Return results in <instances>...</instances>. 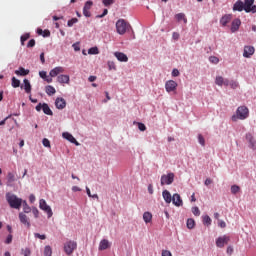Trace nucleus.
<instances>
[{"label":"nucleus","instance_id":"obj_55","mask_svg":"<svg viewBox=\"0 0 256 256\" xmlns=\"http://www.w3.org/2000/svg\"><path fill=\"white\" fill-rule=\"evenodd\" d=\"M32 212L34 217L37 219L39 217V210L37 208H33Z\"/></svg>","mask_w":256,"mask_h":256},{"label":"nucleus","instance_id":"obj_14","mask_svg":"<svg viewBox=\"0 0 256 256\" xmlns=\"http://www.w3.org/2000/svg\"><path fill=\"white\" fill-rule=\"evenodd\" d=\"M215 83L218 85V87H229V79L223 78V76H216Z\"/></svg>","mask_w":256,"mask_h":256},{"label":"nucleus","instance_id":"obj_21","mask_svg":"<svg viewBox=\"0 0 256 256\" xmlns=\"http://www.w3.org/2000/svg\"><path fill=\"white\" fill-rule=\"evenodd\" d=\"M240 27H241V19L239 18L234 19L231 24V32L235 33L236 31H239Z\"/></svg>","mask_w":256,"mask_h":256},{"label":"nucleus","instance_id":"obj_6","mask_svg":"<svg viewBox=\"0 0 256 256\" xmlns=\"http://www.w3.org/2000/svg\"><path fill=\"white\" fill-rule=\"evenodd\" d=\"M255 0H244L245 13H256V5H253Z\"/></svg>","mask_w":256,"mask_h":256},{"label":"nucleus","instance_id":"obj_51","mask_svg":"<svg viewBox=\"0 0 256 256\" xmlns=\"http://www.w3.org/2000/svg\"><path fill=\"white\" fill-rule=\"evenodd\" d=\"M42 143H43L44 147H51V142L47 138H44L42 140Z\"/></svg>","mask_w":256,"mask_h":256},{"label":"nucleus","instance_id":"obj_35","mask_svg":"<svg viewBox=\"0 0 256 256\" xmlns=\"http://www.w3.org/2000/svg\"><path fill=\"white\" fill-rule=\"evenodd\" d=\"M240 191H241V187H239L238 185L231 186L232 195H237V193H239Z\"/></svg>","mask_w":256,"mask_h":256},{"label":"nucleus","instance_id":"obj_1","mask_svg":"<svg viewBox=\"0 0 256 256\" xmlns=\"http://www.w3.org/2000/svg\"><path fill=\"white\" fill-rule=\"evenodd\" d=\"M249 117V108L247 106H240L236 110V114L232 116V121H243Z\"/></svg>","mask_w":256,"mask_h":256},{"label":"nucleus","instance_id":"obj_36","mask_svg":"<svg viewBox=\"0 0 256 256\" xmlns=\"http://www.w3.org/2000/svg\"><path fill=\"white\" fill-rule=\"evenodd\" d=\"M212 223V220H211V217H209V215H205L203 216V224L204 225H211Z\"/></svg>","mask_w":256,"mask_h":256},{"label":"nucleus","instance_id":"obj_19","mask_svg":"<svg viewBox=\"0 0 256 256\" xmlns=\"http://www.w3.org/2000/svg\"><path fill=\"white\" fill-rule=\"evenodd\" d=\"M232 19H233L232 14H226L222 16V18L220 19V24L222 25V27H227V24L231 23Z\"/></svg>","mask_w":256,"mask_h":256},{"label":"nucleus","instance_id":"obj_15","mask_svg":"<svg viewBox=\"0 0 256 256\" xmlns=\"http://www.w3.org/2000/svg\"><path fill=\"white\" fill-rule=\"evenodd\" d=\"M91 7H93V2L87 1L83 8L84 17H91Z\"/></svg>","mask_w":256,"mask_h":256},{"label":"nucleus","instance_id":"obj_48","mask_svg":"<svg viewBox=\"0 0 256 256\" xmlns=\"http://www.w3.org/2000/svg\"><path fill=\"white\" fill-rule=\"evenodd\" d=\"M229 85L232 89H237L239 87V83L236 81H229Z\"/></svg>","mask_w":256,"mask_h":256},{"label":"nucleus","instance_id":"obj_2","mask_svg":"<svg viewBox=\"0 0 256 256\" xmlns=\"http://www.w3.org/2000/svg\"><path fill=\"white\" fill-rule=\"evenodd\" d=\"M6 201L9 203L12 209H21L23 200L17 197L15 194H6Z\"/></svg>","mask_w":256,"mask_h":256},{"label":"nucleus","instance_id":"obj_3","mask_svg":"<svg viewBox=\"0 0 256 256\" xmlns=\"http://www.w3.org/2000/svg\"><path fill=\"white\" fill-rule=\"evenodd\" d=\"M130 28L131 25L125 19H119L116 22V30L119 35H125Z\"/></svg>","mask_w":256,"mask_h":256},{"label":"nucleus","instance_id":"obj_23","mask_svg":"<svg viewBox=\"0 0 256 256\" xmlns=\"http://www.w3.org/2000/svg\"><path fill=\"white\" fill-rule=\"evenodd\" d=\"M56 109H65L67 107V101H65L63 98H57L55 101Z\"/></svg>","mask_w":256,"mask_h":256},{"label":"nucleus","instance_id":"obj_22","mask_svg":"<svg viewBox=\"0 0 256 256\" xmlns=\"http://www.w3.org/2000/svg\"><path fill=\"white\" fill-rule=\"evenodd\" d=\"M114 57H116V59L122 63H127V61H129V58L123 52H115Z\"/></svg>","mask_w":256,"mask_h":256},{"label":"nucleus","instance_id":"obj_30","mask_svg":"<svg viewBox=\"0 0 256 256\" xmlns=\"http://www.w3.org/2000/svg\"><path fill=\"white\" fill-rule=\"evenodd\" d=\"M246 140L250 144V147H255L256 142H255V139L253 138V134L247 133L246 134Z\"/></svg>","mask_w":256,"mask_h":256},{"label":"nucleus","instance_id":"obj_32","mask_svg":"<svg viewBox=\"0 0 256 256\" xmlns=\"http://www.w3.org/2000/svg\"><path fill=\"white\" fill-rule=\"evenodd\" d=\"M24 91L26 93H31V82L28 79H24Z\"/></svg>","mask_w":256,"mask_h":256},{"label":"nucleus","instance_id":"obj_42","mask_svg":"<svg viewBox=\"0 0 256 256\" xmlns=\"http://www.w3.org/2000/svg\"><path fill=\"white\" fill-rule=\"evenodd\" d=\"M75 23H79V19H77V18H72V19L68 20L67 25H68L69 27H73V25H75Z\"/></svg>","mask_w":256,"mask_h":256},{"label":"nucleus","instance_id":"obj_31","mask_svg":"<svg viewBox=\"0 0 256 256\" xmlns=\"http://www.w3.org/2000/svg\"><path fill=\"white\" fill-rule=\"evenodd\" d=\"M46 93L47 95H49V97L55 95V93H57V90H55V87L48 85L46 86Z\"/></svg>","mask_w":256,"mask_h":256},{"label":"nucleus","instance_id":"obj_39","mask_svg":"<svg viewBox=\"0 0 256 256\" xmlns=\"http://www.w3.org/2000/svg\"><path fill=\"white\" fill-rule=\"evenodd\" d=\"M29 37H31V35L29 33L22 35L20 38L21 45H25V41H27V39H29Z\"/></svg>","mask_w":256,"mask_h":256},{"label":"nucleus","instance_id":"obj_16","mask_svg":"<svg viewBox=\"0 0 256 256\" xmlns=\"http://www.w3.org/2000/svg\"><path fill=\"white\" fill-rule=\"evenodd\" d=\"M61 73H65V68L63 66H57L49 72V75L50 77H57Z\"/></svg>","mask_w":256,"mask_h":256},{"label":"nucleus","instance_id":"obj_44","mask_svg":"<svg viewBox=\"0 0 256 256\" xmlns=\"http://www.w3.org/2000/svg\"><path fill=\"white\" fill-rule=\"evenodd\" d=\"M34 237L36 239H41L42 241H45V239H47V236L45 234H39V233H34Z\"/></svg>","mask_w":256,"mask_h":256},{"label":"nucleus","instance_id":"obj_37","mask_svg":"<svg viewBox=\"0 0 256 256\" xmlns=\"http://www.w3.org/2000/svg\"><path fill=\"white\" fill-rule=\"evenodd\" d=\"M89 55H99V48L92 47L88 50Z\"/></svg>","mask_w":256,"mask_h":256},{"label":"nucleus","instance_id":"obj_17","mask_svg":"<svg viewBox=\"0 0 256 256\" xmlns=\"http://www.w3.org/2000/svg\"><path fill=\"white\" fill-rule=\"evenodd\" d=\"M71 81V78L69 75L61 74L57 76V82L60 83L61 85L66 84L69 85Z\"/></svg>","mask_w":256,"mask_h":256},{"label":"nucleus","instance_id":"obj_18","mask_svg":"<svg viewBox=\"0 0 256 256\" xmlns=\"http://www.w3.org/2000/svg\"><path fill=\"white\" fill-rule=\"evenodd\" d=\"M62 137L64 139H66L67 141H69L70 143H74V145L79 146V142L77 141V139H75V137L73 136V134L69 133V132H64L62 134Z\"/></svg>","mask_w":256,"mask_h":256},{"label":"nucleus","instance_id":"obj_58","mask_svg":"<svg viewBox=\"0 0 256 256\" xmlns=\"http://www.w3.org/2000/svg\"><path fill=\"white\" fill-rule=\"evenodd\" d=\"M218 225L219 227H221V229H225L227 227V224L225 223V221H219Z\"/></svg>","mask_w":256,"mask_h":256},{"label":"nucleus","instance_id":"obj_41","mask_svg":"<svg viewBox=\"0 0 256 256\" xmlns=\"http://www.w3.org/2000/svg\"><path fill=\"white\" fill-rule=\"evenodd\" d=\"M108 68L110 71H116L117 70V66L115 65V62L113 61H108Z\"/></svg>","mask_w":256,"mask_h":256},{"label":"nucleus","instance_id":"obj_34","mask_svg":"<svg viewBox=\"0 0 256 256\" xmlns=\"http://www.w3.org/2000/svg\"><path fill=\"white\" fill-rule=\"evenodd\" d=\"M21 86V81L15 77H12V87H14V89H17V87Z\"/></svg>","mask_w":256,"mask_h":256},{"label":"nucleus","instance_id":"obj_54","mask_svg":"<svg viewBox=\"0 0 256 256\" xmlns=\"http://www.w3.org/2000/svg\"><path fill=\"white\" fill-rule=\"evenodd\" d=\"M179 33H177V32H173V34H172V38L174 39V41H179Z\"/></svg>","mask_w":256,"mask_h":256},{"label":"nucleus","instance_id":"obj_8","mask_svg":"<svg viewBox=\"0 0 256 256\" xmlns=\"http://www.w3.org/2000/svg\"><path fill=\"white\" fill-rule=\"evenodd\" d=\"M231 241V238L227 235L220 236L216 240V246L219 247L220 249H223L225 245H227Z\"/></svg>","mask_w":256,"mask_h":256},{"label":"nucleus","instance_id":"obj_13","mask_svg":"<svg viewBox=\"0 0 256 256\" xmlns=\"http://www.w3.org/2000/svg\"><path fill=\"white\" fill-rule=\"evenodd\" d=\"M6 179H7V181H6L7 187H13L15 181H17V177L15 176V173H13V172H8Z\"/></svg>","mask_w":256,"mask_h":256},{"label":"nucleus","instance_id":"obj_24","mask_svg":"<svg viewBox=\"0 0 256 256\" xmlns=\"http://www.w3.org/2000/svg\"><path fill=\"white\" fill-rule=\"evenodd\" d=\"M233 11H245L244 2L241 0L236 1L235 4L233 5Z\"/></svg>","mask_w":256,"mask_h":256},{"label":"nucleus","instance_id":"obj_4","mask_svg":"<svg viewBox=\"0 0 256 256\" xmlns=\"http://www.w3.org/2000/svg\"><path fill=\"white\" fill-rule=\"evenodd\" d=\"M77 249V243L73 240H69L64 243V253L66 255H73V252Z\"/></svg>","mask_w":256,"mask_h":256},{"label":"nucleus","instance_id":"obj_47","mask_svg":"<svg viewBox=\"0 0 256 256\" xmlns=\"http://www.w3.org/2000/svg\"><path fill=\"white\" fill-rule=\"evenodd\" d=\"M198 141L200 145H202V147H205V138L203 137V135L201 134L198 135Z\"/></svg>","mask_w":256,"mask_h":256},{"label":"nucleus","instance_id":"obj_38","mask_svg":"<svg viewBox=\"0 0 256 256\" xmlns=\"http://www.w3.org/2000/svg\"><path fill=\"white\" fill-rule=\"evenodd\" d=\"M194 227H195V220L189 218V219L187 220V228H188V229H193Z\"/></svg>","mask_w":256,"mask_h":256},{"label":"nucleus","instance_id":"obj_12","mask_svg":"<svg viewBox=\"0 0 256 256\" xmlns=\"http://www.w3.org/2000/svg\"><path fill=\"white\" fill-rule=\"evenodd\" d=\"M172 203L175 207H183V199H181V195L178 193L173 194Z\"/></svg>","mask_w":256,"mask_h":256},{"label":"nucleus","instance_id":"obj_29","mask_svg":"<svg viewBox=\"0 0 256 256\" xmlns=\"http://www.w3.org/2000/svg\"><path fill=\"white\" fill-rule=\"evenodd\" d=\"M175 19L179 22L183 21L184 23H187V16H185V13H178L175 15Z\"/></svg>","mask_w":256,"mask_h":256},{"label":"nucleus","instance_id":"obj_61","mask_svg":"<svg viewBox=\"0 0 256 256\" xmlns=\"http://www.w3.org/2000/svg\"><path fill=\"white\" fill-rule=\"evenodd\" d=\"M107 13H109V10L104 9L103 13H102L101 15H99L98 17H99L100 19H102V17H105V15H107Z\"/></svg>","mask_w":256,"mask_h":256},{"label":"nucleus","instance_id":"obj_53","mask_svg":"<svg viewBox=\"0 0 256 256\" xmlns=\"http://www.w3.org/2000/svg\"><path fill=\"white\" fill-rule=\"evenodd\" d=\"M179 75L180 73L176 68L172 70V77H179Z\"/></svg>","mask_w":256,"mask_h":256},{"label":"nucleus","instance_id":"obj_46","mask_svg":"<svg viewBox=\"0 0 256 256\" xmlns=\"http://www.w3.org/2000/svg\"><path fill=\"white\" fill-rule=\"evenodd\" d=\"M192 213H193V215H195L196 217H199V215H201V211L199 210V207H193V208H192Z\"/></svg>","mask_w":256,"mask_h":256},{"label":"nucleus","instance_id":"obj_28","mask_svg":"<svg viewBox=\"0 0 256 256\" xmlns=\"http://www.w3.org/2000/svg\"><path fill=\"white\" fill-rule=\"evenodd\" d=\"M143 221L145 223H151V221H153V214H151V212H144Z\"/></svg>","mask_w":256,"mask_h":256},{"label":"nucleus","instance_id":"obj_45","mask_svg":"<svg viewBox=\"0 0 256 256\" xmlns=\"http://www.w3.org/2000/svg\"><path fill=\"white\" fill-rule=\"evenodd\" d=\"M209 61H210V63H213L214 65H217V63H219V59L217 58V56H210Z\"/></svg>","mask_w":256,"mask_h":256},{"label":"nucleus","instance_id":"obj_64","mask_svg":"<svg viewBox=\"0 0 256 256\" xmlns=\"http://www.w3.org/2000/svg\"><path fill=\"white\" fill-rule=\"evenodd\" d=\"M72 191H73L74 193H77L78 191H81V188H79L78 186H73V187H72Z\"/></svg>","mask_w":256,"mask_h":256},{"label":"nucleus","instance_id":"obj_57","mask_svg":"<svg viewBox=\"0 0 256 256\" xmlns=\"http://www.w3.org/2000/svg\"><path fill=\"white\" fill-rule=\"evenodd\" d=\"M42 36L43 37H51V32L49 30H44Z\"/></svg>","mask_w":256,"mask_h":256},{"label":"nucleus","instance_id":"obj_62","mask_svg":"<svg viewBox=\"0 0 256 256\" xmlns=\"http://www.w3.org/2000/svg\"><path fill=\"white\" fill-rule=\"evenodd\" d=\"M29 201H30V203H35V195L31 194L29 196Z\"/></svg>","mask_w":256,"mask_h":256},{"label":"nucleus","instance_id":"obj_5","mask_svg":"<svg viewBox=\"0 0 256 256\" xmlns=\"http://www.w3.org/2000/svg\"><path fill=\"white\" fill-rule=\"evenodd\" d=\"M39 207L42 211L47 213L48 219H51V217H53V210L51 209V206L47 204V201H45V199H40Z\"/></svg>","mask_w":256,"mask_h":256},{"label":"nucleus","instance_id":"obj_11","mask_svg":"<svg viewBox=\"0 0 256 256\" xmlns=\"http://www.w3.org/2000/svg\"><path fill=\"white\" fill-rule=\"evenodd\" d=\"M19 219L22 225H25L27 229H31V221L29 220V217H27L23 212L19 213Z\"/></svg>","mask_w":256,"mask_h":256},{"label":"nucleus","instance_id":"obj_7","mask_svg":"<svg viewBox=\"0 0 256 256\" xmlns=\"http://www.w3.org/2000/svg\"><path fill=\"white\" fill-rule=\"evenodd\" d=\"M175 181V174L174 173H168L167 175L161 176V185H171Z\"/></svg>","mask_w":256,"mask_h":256},{"label":"nucleus","instance_id":"obj_27","mask_svg":"<svg viewBox=\"0 0 256 256\" xmlns=\"http://www.w3.org/2000/svg\"><path fill=\"white\" fill-rule=\"evenodd\" d=\"M15 75H18L20 77H25L27 75H29V70L20 67L18 70H15Z\"/></svg>","mask_w":256,"mask_h":256},{"label":"nucleus","instance_id":"obj_52","mask_svg":"<svg viewBox=\"0 0 256 256\" xmlns=\"http://www.w3.org/2000/svg\"><path fill=\"white\" fill-rule=\"evenodd\" d=\"M39 76L41 77V79H47V72H45V71H40V72H39Z\"/></svg>","mask_w":256,"mask_h":256},{"label":"nucleus","instance_id":"obj_40","mask_svg":"<svg viewBox=\"0 0 256 256\" xmlns=\"http://www.w3.org/2000/svg\"><path fill=\"white\" fill-rule=\"evenodd\" d=\"M23 211L24 213H31V207L27 204V201L23 202Z\"/></svg>","mask_w":256,"mask_h":256},{"label":"nucleus","instance_id":"obj_10","mask_svg":"<svg viewBox=\"0 0 256 256\" xmlns=\"http://www.w3.org/2000/svg\"><path fill=\"white\" fill-rule=\"evenodd\" d=\"M177 82L173 81V80H168L166 83H165V89L167 91V93H171L173 91H177Z\"/></svg>","mask_w":256,"mask_h":256},{"label":"nucleus","instance_id":"obj_25","mask_svg":"<svg viewBox=\"0 0 256 256\" xmlns=\"http://www.w3.org/2000/svg\"><path fill=\"white\" fill-rule=\"evenodd\" d=\"M162 196H163V199L165 201V203H171V201H173V197L171 196V192H169L168 190H164L162 192Z\"/></svg>","mask_w":256,"mask_h":256},{"label":"nucleus","instance_id":"obj_49","mask_svg":"<svg viewBox=\"0 0 256 256\" xmlns=\"http://www.w3.org/2000/svg\"><path fill=\"white\" fill-rule=\"evenodd\" d=\"M6 245H10V243H13V235H8L5 240Z\"/></svg>","mask_w":256,"mask_h":256},{"label":"nucleus","instance_id":"obj_63","mask_svg":"<svg viewBox=\"0 0 256 256\" xmlns=\"http://www.w3.org/2000/svg\"><path fill=\"white\" fill-rule=\"evenodd\" d=\"M148 192L150 193V195H153V185L152 184H149Z\"/></svg>","mask_w":256,"mask_h":256},{"label":"nucleus","instance_id":"obj_50","mask_svg":"<svg viewBox=\"0 0 256 256\" xmlns=\"http://www.w3.org/2000/svg\"><path fill=\"white\" fill-rule=\"evenodd\" d=\"M138 129L139 131H146L147 127L145 126V124L138 122Z\"/></svg>","mask_w":256,"mask_h":256},{"label":"nucleus","instance_id":"obj_56","mask_svg":"<svg viewBox=\"0 0 256 256\" xmlns=\"http://www.w3.org/2000/svg\"><path fill=\"white\" fill-rule=\"evenodd\" d=\"M162 256H173V255L171 254V251H169V250H163V251H162Z\"/></svg>","mask_w":256,"mask_h":256},{"label":"nucleus","instance_id":"obj_20","mask_svg":"<svg viewBox=\"0 0 256 256\" xmlns=\"http://www.w3.org/2000/svg\"><path fill=\"white\" fill-rule=\"evenodd\" d=\"M254 53H255V48L253 46H245L243 57H246V59H249V57H251V55H253Z\"/></svg>","mask_w":256,"mask_h":256},{"label":"nucleus","instance_id":"obj_43","mask_svg":"<svg viewBox=\"0 0 256 256\" xmlns=\"http://www.w3.org/2000/svg\"><path fill=\"white\" fill-rule=\"evenodd\" d=\"M104 7H109L115 3V0H102Z\"/></svg>","mask_w":256,"mask_h":256},{"label":"nucleus","instance_id":"obj_60","mask_svg":"<svg viewBox=\"0 0 256 256\" xmlns=\"http://www.w3.org/2000/svg\"><path fill=\"white\" fill-rule=\"evenodd\" d=\"M226 253H227L228 255H232V254H233V247L228 246V247H227V250H226Z\"/></svg>","mask_w":256,"mask_h":256},{"label":"nucleus","instance_id":"obj_59","mask_svg":"<svg viewBox=\"0 0 256 256\" xmlns=\"http://www.w3.org/2000/svg\"><path fill=\"white\" fill-rule=\"evenodd\" d=\"M34 45H35V39H31V40L28 42L27 47H28V48H31V47H33Z\"/></svg>","mask_w":256,"mask_h":256},{"label":"nucleus","instance_id":"obj_33","mask_svg":"<svg viewBox=\"0 0 256 256\" xmlns=\"http://www.w3.org/2000/svg\"><path fill=\"white\" fill-rule=\"evenodd\" d=\"M53 255V249L51 246H45L44 247V256H52Z\"/></svg>","mask_w":256,"mask_h":256},{"label":"nucleus","instance_id":"obj_9","mask_svg":"<svg viewBox=\"0 0 256 256\" xmlns=\"http://www.w3.org/2000/svg\"><path fill=\"white\" fill-rule=\"evenodd\" d=\"M43 111V113H45V115H53V111L51 110V108L49 107V104L47 103H39L37 106H36V111Z\"/></svg>","mask_w":256,"mask_h":256},{"label":"nucleus","instance_id":"obj_26","mask_svg":"<svg viewBox=\"0 0 256 256\" xmlns=\"http://www.w3.org/2000/svg\"><path fill=\"white\" fill-rule=\"evenodd\" d=\"M110 247L111 245L109 244V240L103 239L102 241H100L99 251H105V249H109Z\"/></svg>","mask_w":256,"mask_h":256}]
</instances>
